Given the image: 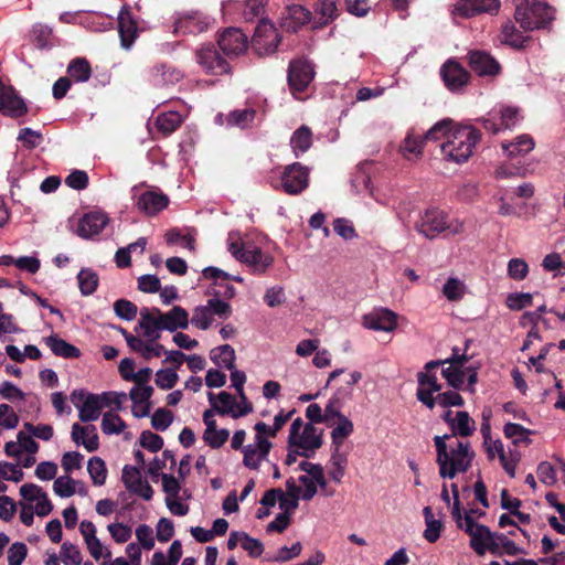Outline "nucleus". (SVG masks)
<instances>
[{"mask_svg":"<svg viewBox=\"0 0 565 565\" xmlns=\"http://www.w3.org/2000/svg\"><path fill=\"white\" fill-rule=\"evenodd\" d=\"M480 139L479 129L470 125L454 124L447 141L440 147L441 153L448 161L463 163L472 156Z\"/></svg>","mask_w":565,"mask_h":565,"instance_id":"nucleus-1","label":"nucleus"},{"mask_svg":"<svg viewBox=\"0 0 565 565\" xmlns=\"http://www.w3.org/2000/svg\"><path fill=\"white\" fill-rule=\"evenodd\" d=\"M417 382L416 397L429 409H433L436 404L441 407L462 406L465 404L462 396L455 391L438 393L441 390V384L438 383L436 374L417 373Z\"/></svg>","mask_w":565,"mask_h":565,"instance_id":"nucleus-2","label":"nucleus"},{"mask_svg":"<svg viewBox=\"0 0 565 565\" xmlns=\"http://www.w3.org/2000/svg\"><path fill=\"white\" fill-rule=\"evenodd\" d=\"M415 228L425 237L433 239L438 234L449 231L452 235L462 232V224L449 221L448 214L438 207L427 209L416 222Z\"/></svg>","mask_w":565,"mask_h":565,"instance_id":"nucleus-3","label":"nucleus"},{"mask_svg":"<svg viewBox=\"0 0 565 565\" xmlns=\"http://www.w3.org/2000/svg\"><path fill=\"white\" fill-rule=\"evenodd\" d=\"M470 536V547L479 556L484 555L487 551L491 554L501 556L499 543L494 540V533L487 525L477 523L469 513L465 514V530Z\"/></svg>","mask_w":565,"mask_h":565,"instance_id":"nucleus-4","label":"nucleus"},{"mask_svg":"<svg viewBox=\"0 0 565 565\" xmlns=\"http://www.w3.org/2000/svg\"><path fill=\"white\" fill-rule=\"evenodd\" d=\"M315 76V66L309 60H291L287 71V82L291 94L297 97L298 94L306 92Z\"/></svg>","mask_w":565,"mask_h":565,"instance_id":"nucleus-5","label":"nucleus"},{"mask_svg":"<svg viewBox=\"0 0 565 565\" xmlns=\"http://www.w3.org/2000/svg\"><path fill=\"white\" fill-rule=\"evenodd\" d=\"M279 42L280 36L274 24L262 19L252 38L253 51L258 56L269 55L276 52Z\"/></svg>","mask_w":565,"mask_h":565,"instance_id":"nucleus-6","label":"nucleus"},{"mask_svg":"<svg viewBox=\"0 0 565 565\" xmlns=\"http://www.w3.org/2000/svg\"><path fill=\"white\" fill-rule=\"evenodd\" d=\"M285 193L298 195L309 186V169L300 162L287 164L280 175Z\"/></svg>","mask_w":565,"mask_h":565,"instance_id":"nucleus-7","label":"nucleus"},{"mask_svg":"<svg viewBox=\"0 0 565 565\" xmlns=\"http://www.w3.org/2000/svg\"><path fill=\"white\" fill-rule=\"evenodd\" d=\"M198 64L210 75H224L231 72V66L214 45H204L195 52Z\"/></svg>","mask_w":565,"mask_h":565,"instance_id":"nucleus-8","label":"nucleus"},{"mask_svg":"<svg viewBox=\"0 0 565 565\" xmlns=\"http://www.w3.org/2000/svg\"><path fill=\"white\" fill-rule=\"evenodd\" d=\"M546 9L539 0H524L515 6L514 18L524 30H534L540 28Z\"/></svg>","mask_w":565,"mask_h":565,"instance_id":"nucleus-9","label":"nucleus"},{"mask_svg":"<svg viewBox=\"0 0 565 565\" xmlns=\"http://www.w3.org/2000/svg\"><path fill=\"white\" fill-rule=\"evenodd\" d=\"M28 111V105L18 90L11 85H6L0 77V113L6 117L19 119Z\"/></svg>","mask_w":565,"mask_h":565,"instance_id":"nucleus-10","label":"nucleus"},{"mask_svg":"<svg viewBox=\"0 0 565 565\" xmlns=\"http://www.w3.org/2000/svg\"><path fill=\"white\" fill-rule=\"evenodd\" d=\"M398 324V316L387 308H375L362 317V326L374 331L392 332Z\"/></svg>","mask_w":565,"mask_h":565,"instance_id":"nucleus-11","label":"nucleus"},{"mask_svg":"<svg viewBox=\"0 0 565 565\" xmlns=\"http://www.w3.org/2000/svg\"><path fill=\"white\" fill-rule=\"evenodd\" d=\"M207 17L199 11L179 13L174 21L173 33L175 35L199 34L207 29Z\"/></svg>","mask_w":565,"mask_h":565,"instance_id":"nucleus-12","label":"nucleus"},{"mask_svg":"<svg viewBox=\"0 0 565 565\" xmlns=\"http://www.w3.org/2000/svg\"><path fill=\"white\" fill-rule=\"evenodd\" d=\"M217 45L226 57L238 56L247 49V35L237 28H228L220 35Z\"/></svg>","mask_w":565,"mask_h":565,"instance_id":"nucleus-13","label":"nucleus"},{"mask_svg":"<svg viewBox=\"0 0 565 565\" xmlns=\"http://www.w3.org/2000/svg\"><path fill=\"white\" fill-rule=\"evenodd\" d=\"M440 76L451 92L461 89L470 79V73L459 62L451 58L441 66Z\"/></svg>","mask_w":565,"mask_h":565,"instance_id":"nucleus-14","label":"nucleus"},{"mask_svg":"<svg viewBox=\"0 0 565 565\" xmlns=\"http://www.w3.org/2000/svg\"><path fill=\"white\" fill-rule=\"evenodd\" d=\"M500 4V0H458L454 13L462 18H471L479 13H495Z\"/></svg>","mask_w":565,"mask_h":565,"instance_id":"nucleus-15","label":"nucleus"},{"mask_svg":"<svg viewBox=\"0 0 565 565\" xmlns=\"http://www.w3.org/2000/svg\"><path fill=\"white\" fill-rule=\"evenodd\" d=\"M109 217L102 211H92L78 221L77 235L82 238H92L100 234L108 224Z\"/></svg>","mask_w":565,"mask_h":565,"instance_id":"nucleus-16","label":"nucleus"},{"mask_svg":"<svg viewBox=\"0 0 565 565\" xmlns=\"http://www.w3.org/2000/svg\"><path fill=\"white\" fill-rule=\"evenodd\" d=\"M468 64L479 76H494L501 68L498 61L484 51H470Z\"/></svg>","mask_w":565,"mask_h":565,"instance_id":"nucleus-17","label":"nucleus"},{"mask_svg":"<svg viewBox=\"0 0 565 565\" xmlns=\"http://www.w3.org/2000/svg\"><path fill=\"white\" fill-rule=\"evenodd\" d=\"M322 444V430H318L311 423H308L298 436L294 448L301 449L300 456L310 458L309 452H315Z\"/></svg>","mask_w":565,"mask_h":565,"instance_id":"nucleus-18","label":"nucleus"},{"mask_svg":"<svg viewBox=\"0 0 565 565\" xmlns=\"http://www.w3.org/2000/svg\"><path fill=\"white\" fill-rule=\"evenodd\" d=\"M142 331L146 340L158 341L160 339V331L164 330L158 315H154V307L142 308L140 311V320L135 327V331Z\"/></svg>","mask_w":565,"mask_h":565,"instance_id":"nucleus-19","label":"nucleus"},{"mask_svg":"<svg viewBox=\"0 0 565 565\" xmlns=\"http://www.w3.org/2000/svg\"><path fill=\"white\" fill-rule=\"evenodd\" d=\"M169 204V198L162 192L146 191L137 200V207L148 216H154Z\"/></svg>","mask_w":565,"mask_h":565,"instance_id":"nucleus-20","label":"nucleus"},{"mask_svg":"<svg viewBox=\"0 0 565 565\" xmlns=\"http://www.w3.org/2000/svg\"><path fill=\"white\" fill-rule=\"evenodd\" d=\"M311 12L300 4L287 6L281 13V25L290 32H297L298 29L310 21Z\"/></svg>","mask_w":565,"mask_h":565,"instance_id":"nucleus-21","label":"nucleus"},{"mask_svg":"<svg viewBox=\"0 0 565 565\" xmlns=\"http://www.w3.org/2000/svg\"><path fill=\"white\" fill-rule=\"evenodd\" d=\"M154 315H158L163 329L170 332H174L177 329H186L189 326V313L180 306H174L168 312H162L154 307Z\"/></svg>","mask_w":565,"mask_h":565,"instance_id":"nucleus-22","label":"nucleus"},{"mask_svg":"<svg viewBox=\"0 0 565 565\" xmlns=\"http://www.w3.org/2000/svg\"><path fill=\"white\" fill-rule=\"evenodd\" d=\"M118 33L124 49H129L138 35L137 22L134 20L131 12L127 8H122L119 13Z\"/></svg>","mask_w":565,"mask_h":565,"instance_id":"nucleus-23","label":"nucleus"},{"mask_svg":"<svg viewBox=\"0 0 565 565\" xmlns=\"http://www.w3.org/2000/svg\"><path fill=\"white\" fill-rule=\"evenodd\" d=\"M274 258L269 254H264L262 248L250 243L246 249L241 263L250 266L254 273L263 274L273 265Z\"/></svg>","mask_w":565,"mask_h":565,"instance_id":"nucleus-24","label":"nucleus"},{"mask_svg":"<svg viewBox=\"0 0 565 565\" xmlns=\"http://www.w3.org/2000/svg\"><path fill=\"white\" fill-rule=\"evenodd\" d=\"M44 341L56 356L64 359H78L81 356V350L77 347L58 338L56 334L46 337Z\"/></svg>","mask_w":565,"mask_h":565,"instance_id":"nucleus-25","label":"nucleus"},{"mask_svg":"<svg viewBox=\"0 0 565 565\" xmlns=\"http://www.w3.org/2000/svg\"><path fill=\"white\" fill-rule=\"evenodd\" d=\"M475 452L470 457L451 456L449 463H441L439 475L441 478L454 479L458 472H467L471 467Z\"/></svg>","mask_w":565,"mask_h":565,"instance_id":"nucleus-26","label":"nucleus"},{"mask_svg":"<svg viewBox=\"0 0 565 565\" xmlns=\"http://www.w3.org/2000/svg\"><path fill=\"white\" fill-rule=\"evenodd\" d=\"M151 83L157 87L173 84L182 78L179 71L167 66L166 64L156 65L150 71Z\"/></svg>","mask_w":565,"mask_h":565,"instance_id":"nucleus-27","label":"nucleus"},{"mask_svg":"<svg viewBox=\"0 0 565 565\" xmlns=\"http://www.w3.org/2000/svg\"><path fill=\"white\" fill-rule=\"evenodd\" d=\"M207 398L215 413L220 416H232L233 413H236V399L232 394L221 392L215 396L214 393H209Z\"/></svg>","mask_w":565,"mask_h":565,"instance_id":"nucleus-28","label":"nucleus"},{"mask_svg":"<svg viewBox=\"0 0 565 565\" xmlns=\"http://www.w3.org/2000/svg\"><path fill=\"white\" fill-rule=\"evenodd\" d=\"M104 404L100 402L99 395L88 394L79 408V419L84 423L97 420Z\"/></svg>","mask_w":565,"mask_h":565,"instance_id":"nucleus-29","label":"nucleus"},{"mask_svg":"<svg viewBox=\"0 0 565 565\" xmlns=\"http://www.w3.org/2000/svg\"><path fill=\"white\" fill-rule=\"evenodd\" d=\"M534 140L529 135L519 136L515 141L502 143L503 151L510 158H516L527 154L534 148Z\"/></svg>","mask_w":565,"mask_h":565,"instance_id":"nucleus-30","label":"nucleus"},{"mask_svg":"<svg viewBox=\"0 0 565 565\" xmlns=\"http://www.w3.org/2000/svg\"><path fill=\"white\" fill-rule=\"evenodd\" d=\"M210 359L217 366H223L227 370L235 367L236 354L235 350L230 344H223L211 350Z\"/></svg>","mask_w":565,"mask_h":565,"instance_id":"nucleus-31","label":"nucleus"},{"mask_svg":"<svg viewBox=\"0 0 565 565\" xmlns=\"http://www.w3.org/2000/svg\"><path fill=\"white\" fill-rule=\"evenodd\" d=\"M501 36V42L513 49L525 47V43L529 40V36H524L523 33L519 31L511 21H508L502 25Z\"/></svg>","mask_w":565,"mask_h":565,"instance_id":"nucleus-32","label":"nucleus"},{"mask_svg":"<svg viewBox=\"0 0 565 565\" xmlns=\"http://www.w3.org/2000/svg\"><path fill=\"white\" fill-rule=\"evenodd\" d=\"M312 145V132L308 126H300L290 138V146L296 154L306 152Z\"/></svg>","mask_w":565,"mask_h":565,"instance_id":"nucleus-33","label":"nucleus"},{"mask_svg":"<svg viewBox=\"0 0 565 565\" xmlns=\"http://www.w3.org/2000/svg\"><path fill=\"white\" fill-rule=\"evenodd\" d=\"M182 124V117L177 111H168L160 114L156 118V127L163 137L174 132Z\"/></svg>","mask_w":565,"mask_h":565,"instance_id":"nucleus-34","label":"nucleus"},{"mask_svg":"<svg viewBox=\"0 0 565 565\" xmlns=\"http://www.w3.org/2000/svg\"><path fill=\"white\" fill-rule=\"evenodd\" d=\"M67 74L75 82H87L92 75L90 64L84 57H76L68 64Z\"/></svg>","mask_w":565,"mask_h":565,"instance_id":"nucleus-35","label":"nucleus"},{"mask_svg":"<svg viewBox=\"0 0 565 565\" xmlns=\"http://www.w3.org/2000/svg\"><path fill=\"white\" fill-rule=\"evenodd\" d=\"M354 430V425L345 415L338 419L337 426L331 431L332 447H342L347 439Z\"/></svg>","mask_w":565,"mask_h":565,"instance_id":"nucleus-36","label":"nucleus"},{"mask_svg":"<svg viewBox=\"0 0 565 565\" xmlns=\"http://www.w3.org/2000/svg\"><path fill=\"white\" fill-rule=\"evenodd\" d=\"M450 429L455 436L469 437L476 429V423L467 412L461 411L457 413V418Z\"/></svg>","mask_w":565,"mask_h":565,"instance_id":"nucleus-37","label":"nucleus"},{"mask_svg":"<svg viewBox=\"0 0 565 565\" xmlns=\"http://www.w3.org/2000/svg\"><path fill=\"white\" fill-rule=\"evenodd\" d=\"M135 353H138L146 361L151 360L153 356L159 358L166 352V349L162 344L158 343V341L152 340H142L139 339V343L134 347L131 350Z\"/></svg>","mask_w":565,"mask_h":565,"instance_id":"nucleus-38","label":"nucleus"},{"mask_svg":"<svg viewBox=\"0 0 565 565\" xmlns=\"http://www.w3.org/2000/svg\"><path fill=\"white\" fill-rule=\"evenodd\" d=\"M330 461L332 463V469L330 470L329 476L333 481L339 483L344 476L348 463L347 455L341 452L340 447H332Z\"/></svg>","mask_w":565,"mask_h":565,"instance_id":"nucleus-39","label":"nucleus"},{"mask_svg":"<svg viewBox=\"0 0 565 565\" xmlns=\"http://www.w3.org/2000/svg\"><path fill=\"white\" fill-rule=\"evenodd\" d=\"M315 13L319 15V23L327 25L338 15V8L333 0H319L315 4Z\"/></svg>","mask_w":565,"mask_h":565,"instance_id":"nucleus-40","label":"nucleus"},{"mask_svg":"<svg viewBox=\"0 0 565 565\" xmlns=\"http://www.w3.org/2000/svg\"><path fill=\"white\" fill-rule=\"evenodd\" d=\"M87 471L94 486H103L107 478V468L105 461L99 457H93L88 460Z\"/></svg>","mask_w":565,"mask_h":565,"instance_id":"nucleus-41","label":"nucleus"},{"mask_svg":"<svg viewBox=\"0 0 565 565\" xmlns=\"http://www.w3.org/2000/svg\"><path fill=\"white\" fill-rule=\"evenodd\" d=\"M78 287L84 296H89L97 289L98 276L88 268H83L77 275Z\"/></svg>","mask_w":565,"mask_h":565,"instance_id":"nucleus-42","label":"nucleus"},{"mask_svg":"<svg viewBox=\"0 0 565 565\" xmlns=\"http://www.w3.org/2000/svg\"><path fill=\"white\" fill-rule=\"evenodd\" d=\"M503 433L507 438H510L513 440V444L520 445L522 443L529 445L531 443V439L527 437L531 434V430L523 427L520 424L515 423H508L503 427Z\"/></svg>","mask_w":565,"mask_h":565,"instance_id":"nucleus-43","label":"nucleus"},{"mask_svg":"<svg viewBox=\"0 0 565 565\" xmlns=\"http://www.w3.org/2000/svg\"><path fill=\"white\" fill-rule=\"evenodd\" d=\"M126 428L122 418L113 412H106L102 419V430L106 435L120 434Z\"/></svg>","mask_w":565,"mask_h":565,"instance_id":"nucleus-44","label":"nucleus"},{"mask_svg":"<svg viewBox=\"0 0 565 565\" xmlns=\"http://www.w3.org/2000/svg\"><path fill=\"white\" fill-rule=\"evenodd\" d=\"M454 120L450 118H444L437 121L427 132L423 136L425 142L428 140H439L443 137L448 138L452 127Z\"/></svg>","mask_w":565,"mask_h":565,"instance_id":"nucleus-45","label":"nucleus"},{"mask_svg":"<svg viewBox=\"0 0 565 565\" xmlns=\"http://www.w3.org/2000/svg\"><path fill=\"white\" fill-rule=\"evenodd\" d=\"M441 375L452 388L461 390L463 387L466 379V372L463 369L449 365L441 370Z\"/></svg>","mask_w":565,"mask_h":565,"instance_id":"nucleus-46","label":"nucleus"},{"mask_svg":"<svg viewBox=\"0 0 565 565\" xmlns=\"http://www.w3.org/2000/svg\"><path fill=\"white\" fill-rule=\"evenodd\" d=\"M76 484L77 481L70 476L58 477L54 481L53 490L61 498H70L76 492Z\"/></svg>","mask_w":565,"mask_h":565,"instance_id":"nucleus-47","label":"nucleus"},{"mask_svg":"<svg viewBox=\"0 0 565 565\" xmlns=\"http://www.w3.org/2000/svg\"><path fill=\"white\" fill-rule=\"evenodd\" d=\"M532 303L533 295L529 292H512L508 295L505 300L507 307L514 311H520Z\"/></svg>","mask_w":565,"mask_h":565,"instance_id":"nucleus-48","label":"nucleus"},{"mask_svg":"<svg viewBox=\"0 0 565 565\" xmlns=\"http://www.w3.org/2000/svg\"><path fill=\"white\" fill-rule=\"evenodd\" d=\"M52 33V28L43 23H35L31 30L33 41L39 49H45L50 45Z\"/></svg>","mask_w":565,"mask_h":565,"instance_id":"nucleus-49","label":"nucleus"},{"mask_svg":"<svg viewBox=\"0 0 565 565\" xmlns=\"http://www.w3.org/2000/svg\"><path fill=\"white\" fill-rule=\"evenodd\" d=\"M61 558L65 565H81L83 562L81 551L76 545L70 542H64L62 544Z\"/></svg>","mask_w":565,"mask_h":565,"instance_id":"nucleus-50","label":"nucleus"},{"mask_svg":"<svg viewBox=\"0 0 565 565\" xmlns=\"http://www.w3.org/2000/svg\"><path fill=\"white\" fill-rule=\"evenodd\" d=\"M501 129H511L520 120V111L515 107H503L497 111Z\"/></svg>","mask_w":565,"mask_h":565,"instance_id":"nucleus-51","label":"nucleus"},{"mask_svg":"<svg viewBox=\"0 0 565 565\" xmlns=\"http://www.w3.org/2000/svg\"><path fill=\"white\" fill-rule=\"evenodd\" d=\"M114 310L117 317L126 321H131L136 318L138 308L137 306L126 299H118L114 303Z\"/></svg>","mask_w":565,"mask_h":565,"instance_id":"nucleus-52","label":"nucleus"},{"mask_svg":"<svg viewBox=\"0 0 565 565\" xmlns=\"http://www.w3.org/2000/svg\"><path fill=\"white\" fill-rule=\"evenodd\" d=\"M121 479L126 489L132 493L138 484H140L142 481L140 469L129 465L125 466L122 469Z\"/></svg>","mask_w":565,"mask_h":565,"instance_id":"nucleus-53","label":"nucleus"},{"mask_svg":"<svg viewBox=\"0 0 565 565\" xmlns=\"http://www.w3.org/2000/svg\"><path fill=\"white\" fill-rule=\"evenodd\" d=\"M139 444L151 452H158L163 447V438L150 430H143L140 435Z\"/></svg>","mask_w":565,"mask_h":565,"instance_id":"nucleus-54","label":"nucleus"},{"mask_svg":"<svg viewBox=\"0 0 565 565\" xmlns=\"http://www.w3.org/2000/svg\"><path fill=\"white\" fill-rule=\"evenodd\" d=\"M173 422V413L166 408H158L151 417V426L156 430L164 431Z\"/></svg>","mask_w":565,"mask_h":565,"instance_id":"nucleus-55","label":"nucleus"},{"mask_svg":"<svg viewBox=\"0 0 565 565\" xmlns=\"http://www.w3.org/2000/svg\"><path fill=\"white\" fill-rule=\"evenodd\" d=\"M212 320V312L209 307L199 306L193 311L191 322L201 330H206L211 327Z\"/></svg>","mask_w":565,"mask_h":565,"instance_id":"nucleus-56","label":"nucleus"},{"mask_svg":"<svg viewBox=\"0 0 565 565\" xmlns=\"http://www.w3.org/2000/svg\"><path fill=\"white\" fill-rule=\"evenodd\" d=\"M178 374L172 369H161L156 373V384L161 390H171L178 382Z\"/></svg>","mask_w":565,"mask_h":565,"instance_id":"nucleus-57","label":"nucleus"},{"mask_svg":"<svg viewBox=\"0 0 565 565\" xmlns=\"http://www.w3.org/2000/svg\"><path fill=\"white\" fill-rule=\"evenodd\" d=\"M42 134L31 128H22L19 131L18 140L22 142L23 147L32 150L36 148L42 141Z\"/></svg>","mask_w":565,"mask_h":565,"instance_id":"nucleus-58","label":"nucleus"},{"mask_svg":"<svg viewBox=\"0 0 565 565\" xmlns=\"http://www.w3.org/2000/svg\"><path fill=\"white\" fill-rule=\"evenodd\" d=\"M228 252L241 262L244 257L246 249L249 247L250 242H242L239 236L234 232L228 234Z\"/></svg>","mask_w":565,"mask_h":565,"instance_id":"nucleus-59","label":"nucleus"},{"mask_svg":"<svg viewBox=\"0 0 565 565\" xmlns=\"http://www.w3.org/2000/svg\"><path fill=\"white\" fill-rule=\"evenodd\" d=\"M443 292L450 301H458L463 296V285L457 278H449L444 285Z\"/></svg>","mask_w":565,"mask_h":565,"instance_id":"nucleus-60","label":"nucleus"},{"mask_svg":"<svg viewBox=\"0 0 565 565\" xmlns=\"http://www.w3.org/2000/svg\"><path fill=\"white\" fill-rule=\"evenodd\" d=\"M529 273V266L521 258H512L508 263V275L514 280H523Z\"/></svg>","mask_w":565,"mask_h":565,"instance_id":"nucleus-61","label":"nucleus"},{"mask_svg":"<svg viewBox=\"0 0 565 565\" xmlns=\"http://www.w3.org/2000/svg\"><path fill=\"white\" fill-rule=\"evenodd\" d=\"M340 408H341L340 398L338 397V395L332 396L329 399V402L324 408V413H323V416H326L324 423L328 426H333L334 419H339L341 416H344V414H342L340 412Z\"/></svg>","mask_w":565,"mask_h":565,"instance_id":"nucleus-62","label":"nucleus"},{"mask_svg":"<svg viewBox=\"0 0 565 565\" xmlns=\"http://www.w3.org/2000/svg\"><path fill=\"white\" fill-rule=\"evenodd\" d=\"M111 537L118 544L126 543L131 537V529L130 526L124 523H113L107 526Z\"/></svg>","mask_w":565,"mask_h":565,"instance_id":"nucleus-63","label":"nucleus"},{"mask_svg":"<svg viewBox=\"0 0 565 565\" xmlns=\"http://www.w3.org/2000/svg\"><path fill=\"white\" fill-rule=\"evenodd\" d=\"M28 555V547L22 542L13 543L8 551L9 565H21Z\"/></svg>","mask_w":565,"mask_h":565,"instance_id":"nucleus-64","label":"nucleus"}]
</instances>
